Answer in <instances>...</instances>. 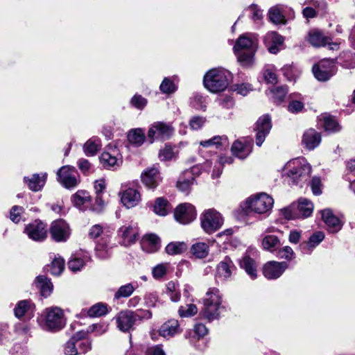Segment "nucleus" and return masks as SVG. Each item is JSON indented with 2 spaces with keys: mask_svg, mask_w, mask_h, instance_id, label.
Wrapping results in <instances>:
<instances>
[{
  "mask_svg": "<svg viewBox=\"0 0 355 355\" xmlns=\"http://www.w3.org/2000/svg\"><path fill=\"white\" fill-rule=\"evenodd\" d=\"M258 48V35L253 33H246L236 39L233 50L240 64L250 67L254 62V55Z\"/></svg>",
  "mask_w": 355,
  "mask_h": 355,
  "instance_id": "f257e3e1",
  "label": "nucleus"
},
{
  "mask_svg": "<svg viewBox=\"0 0 355 355\" xmlns=\"http://www.w3.org/2000/svg\"><path fill=\"white\" fill-rule=\"evenodd\" d=\"M273 198L266 193L252 196L240 205V209L244 216H248L254 212L258 214H265L270 211L273 207Z\"/></svg>",
  "mask_w": 355,
  "mask_h": 355,
  "instance_id": "f03ea898",
  "label": "nucleus"
},
{
  "mask_svg": "<svg viewBox=\"0 0 355 355\" xmlns=\"http://www.w3.org/2000/svg\"><path fill=\"white\" fill-rule=\"evenodd\" d=\"M311 172V166L303 157L291 159L284 167V175L296 184L306 182Z\"/></svg>",
  "mask_w": 355,
  "mask_h": 355,
  "instance_id": "7ed1b4c3",
  "label": "nucleus"
},
{
  "mask_svg": "<svg viewBox=\"0 0 355 355\" xmlns=\"http://www.w3.org/2000/svg\"><path fill=\"white\" fill-rule=\"evenodd\" d=\"M222 293L218 288H212L207 293L204 300L203 315L209 320L218 318L222 302Z\"/></svg>",
  "mask_w": 355,
  "mask_h": 355,
  "instance_id": "20e7f679",
  "label": "nucleus"
},
{
  "mask_svg": "<svg viewBox=\"0 0 355 355\" xmlns=\"http://www.w3.org/2000/svg\"><path fill=\"white\" fill-rule=\"evenodd\" d=\"M222 216L214 209H205L200 216L202 229L209 234L216 232L220 228Z\"/></svg>",
  "mask_w": 355,
  "mask_h": 355,
  "instance_id": "39448f33",
  "label": "nucleus"
},
{
  "mask_svg": "<svg viewBox=\"0 0 355 355\" xmlns=\"http://www.w3.org/2000/svg\"><path fill=\"white\" fill-rule=\"evenodd\" d=\"M174 129L171 125L162 121L152 123L148 130L147 137L150 144L156 140L168 139L173 133Z\"/></svg>",
  "mask_w": 355,
  "mask_h": 355,
  "instance_id": "423d86ee",
  "label": "nucleus"
},
{
  "mask_svg": "<svg viewBox=\"0 0 355 355\" xmlns=\"http://www.w3.org/2000/svg\"><path fill=\"white\" fill-rule=\"evenodd\" d=\"M64 313L57 306L46 309L44 328L49 331H58L64 326Z\"/></svg>",
  "mask_w": 355,
  "mask_h": 355,
  "instance_id": "0eeeda50",
  "label": "nucleus"
},
{
  "mask_svg": "<svg viewBox=\"0 0 355 355\" xmlns=\"http://www.w3.org/2000/svg\"><path fill=\"white\" fill-rule=\"evenodd\" d=\"M100 162L107 169L116 168L123 163V157L116 147L109 146L100 156Z\"/></svg>",
  "mask_w": 355,
  "mask_h": 355,
  "instance_id": "6e6552de",
  "label": "nucleus"
},
{
  "mask_svg": "<svg viewBox=\"0 0 355 355\" xmlns=\"http://www.w3.org/2000/svg\"><path fill=\"white\" fill-rule=\"evenodd\" d=\"M57 175L58 181L67 189L76 187L80 182L77 171L71 166L61 167Z\"/></svg>",
  "mask_w": 355,
  "mask_h": 355,
  "instance_id": "1a4fd4ad",
  "label": "nucleus"
},
{
  "mask_svg": "<svg viewBox=\"0 0 355 355\" xmlns=\"http://www.w3.org/2000/svg\"><path fill=\"white\" fill-rule=\"evenodd\" d=\"M312 71L317 80L327 81L335 73L334 62L329 59L322 60L313 67Z\"/></svg>",
  "mask_w": 355,
  "mask_h": 355,
  "instance_id": "9d476101",
  "label": "nucleus"
},
{
  "mask_svg": "<svg viewBox=\"0 0 355 355\" xmlns=\"http://www.w3.org/2000/svg\"><path fill=\"white\" fill-rule=\"evenodd\" d=\"M52 239L57 242L66 241L71 234L69 225L62 219L54 220L50 227Z\"/></svg>",
  "mask_w": 355,
  "mask_h": 355,
  "instance_id": "9b49d317",
  "label": "nucleus"
},
{
  "mask_svg": "<svg viewBox=\"0 0 355 355\" xmlns=\"http://www.w3.org/2000/svg\"><path fill=\"white\" fill-rule=\"evenodd\" d=\"M205 87L211 92L217 93L222 90V71L220 69H212L204 76Z\"/></svg>",
  "mask_w": 355,
  "mask_h": 355,
  "instance_id": "f8f14e48",
  "label": "nucleus"
},
{
  "mask_svg": "<svg viewBox=\"0 0 355 355\" xmlns=\"http://www.w3.org/2000/svg\"><path fill=\"white\" fill-rule=\"evenodd\" d=\"M174 217L181 224H189L196 218V211L191 204L183 203L176 207Z\"/></svg>",
  "mask_w": 355,
  "mask_h": 355,
  "instance_id": "ddd939ff",
  "label": "nucleus"
},
{
  "mask_svg": "<svg viewBox=\"0 0 355 355\" xmlns=\"http://www.w3.org/2000/svg\"><path fill=\"white\" fill-rule=\"evenodd\" d=\"M272 128L271 119L268 115L259 118L256 123V144L261 146Z\"/></svg>",
  "mask_w": 355,
  "mask_h": 355,
  "instance_id": "4468645a",
  "label": "nucleus"
},
{
  "mask_svg": "<svg viewBox=\"0 0 355 355\" xmlns=\"http://www.w3.org/2000/svg\"><path fill=\"white\" fill-rule=\"evenodd\" d=\"M288 268V263L285 261H269L263 268L264 276L268 279H274L279 277Z\"/></svg>",
  "mask_w": 355,
  "mask_h": 355,
  "instance_id": "2eb2a0df",
  "label": "nucleus"
},
{
  "mask_svg": "<svg viewBox=\"0 0 355 355\" xmlns=\"http://www.w3.org/2000/svg\"><path fill=\"white\" fill-rule=\"evenodd\" d=\"M116 321L119 329L126 332L132 329L137 321V315L130 311H121L116 315Z\"/></svg>",
  "mask_w": 355,
  "mask_h": 355,
  "instance_id": "dca6fc26",
  "label": "nucleus"
},
{
  "mask_svg": "<svg viewBox=\"0 0 355 355\" xmlns=\"http://www.w3.org/2000/svg\"><path fill=\"white\" fill-rule=\"evenodd\" d=\"M138 234V228L135 225H125L119 230L121 243L125 246H128L135 243Z\"/></svg>",
  "mask_w": 355,
  "mask_h": 355,
  "instance_id": "f3484780",
  "label": "nucleus"
},
{
  "mask_svg": "<svg viewBox=\"0 0 355 355\" xmlns=\"http://www.w3.org/2000/svg\"><path fill=\"white\" fill-rule=\"evenodd\" d=\"M121 201L128 209L136 207L141 200L140 193L135 189L128 188L119 193Z\"/></svg>",
  "mask_w": 355,
  "mask_h": 355,
  "instance_id": "a211bd4d",
  "label": "nucleus"
},
{
  "mask_svg": "<svg viewBox=\"0 0 355 355\" xmlns=\"http://www.w3.org/2000/svg\"><path fill=\"white\" fill-rule=\"evenodd\" d=\"M28 237L34 241H43L46 237V225L41 221L35 220L25 228Z\"/></svg>",
  "mask_w": 355,
  "mask_h": 355,
  "instance_id": "6ab92c4d",
  "label": "nucleus"
},
{
  "mask_svg": "<svg viewBox=\"0 0 355 355\" xmlns=\"http://www.w3.org/2000/svg\"><path fill=\"white\" fill-rule=\"evenodd\" d=\"M143 184L149 189H155L162 181L159 170L155 167L146 169L141 175Z\"/></svg>",
  "mask_w": 355,
  "mask_h": 355,
  "instance_id": "aec40b11",
  "label": "nucleus"
},
{
  "mask_svg": "<svg viewBox=\"0 0 355 355\" xmlns=\"http://www.w3.org/2000/svg\"><path fill=\"white\" fill-rule=\"evenodd\" d=\"M321 216L329 232L335 233L341 230L343 224L340 220L333 214L331 209H326L321 211Z\"/></svg>",
  "mask_w": 355,
  "mask_h": 355,
  "instance_id": "412c9836",
  "label": "nucleus"
},
{
  "mask_svg": "<svg viewBox=\"0 0 355 355\" xmlns=\"http://www.w3.org/2000/svg\"><path fill=\"white\" fill-rule=\"evenodd\" d=\"M321 142V135L314 129H309L304 132L302 136V145L309 150H313Z\"/></svg>",
  "mask_w": 355,
  "mask_h": 355,
  "instance_id": "4be33fe9",
  "label": "nucleus"
},
{
  "mask_svg": "<svg viewBox=\"0 0 355 355\" xmlns=\"http://www.w3.org/2000/svg\"><path fill=\"white\" fill-rule=\"evenodd\" d=\"M73 205L80 210L87 209L91 205L92 198L85 190H79L71 197Z\"/></svg>",
  "mask_w": 355,
  "mask_h": 355,
  "instance_id": "5701e85b",
  "label": "nucleus"
},
{
  "mask_svg": "<svg viewBox=\"0 0 355 355\" xmlns=\"http://www.w3.org/2000/svg\"><path fill=\"white\" fill-rule=\"evenodd\" d=\"M306 40L314 47H321L327 45L331 38L324 35L321 31L313 29L309 32Z\"/></svg>",
  "mask_w": 355,
  "mask_h": 355,
  "instance_id": "b1692460",
  "label": "nucleus"
},
{
  "mask_svg": "<svg viewBox=\"0 0 355 355\" xmlns=\"http://www.w3.org/2000/svg\"><path fill=\"white\" fill-rule=\"evenodd\" d=\"M264 42L269 52L275 54L279 51L278 46L283 44L284 38L276 32H269L264 37Z\"/></svg>",
  "mask_w": 355,
  "mask_h": 355,
  "instance_id": "393cba45",
  "label": "nucleus"
},
{
  "mask_svg": "<svg viewBox=\"0 0 355 355\" xmlns=\"http://www.w3.org/2000/svg\"><path fill=\"white\" fill-rule=\"evenodd\" d=\"M298 218H304L310 216L313 210V204L306 198H300L297 203H295Z\"/></svg>",
  "mask_w": 355,
  "mask_h": 355,
  "instance_id": "a878e982",
  "label": "nucleus"
},
{
  "mask_svg": "<svg viewBox=\"0 0 355 355\" xmlns=\"http://www.w3.org/2000/svg\"><path fill=\"white\" fill-rule=\"evenodd\" d=\"M180 332V324L177 320H169L159 329V335L164 338H171Z\"/></svg>",
  "mask_w": 355,
  "mask_h": 355,
  "instance_id": "bb28decb",
  "label": "nucleus"
},
{
  "mask_svg": "<svg viewBox=\"0 0 355 355\" xmlns=\"http://www.w3.org/2000/svg\"><path fill=\"white\" fill-rule=\"evenodd\" d=\"M35 310V306L33 304H32L28 300H21L19 302L15 309L14 313L15 315L20 318L23 316L28 315V317H31Z\"/></svg>",
  "mask_w": 355,
  "mask_h": 355,
  "instance_id": "cd10ccee",
  "label": "nucleus"
},
{
  "mask_svg": "<svg viewBox=\"0 0 355 355\" xmlns=\"http://www.w3.org/2000/svg\"><path fill=\"white\" fill-rule=\"evenodd\" d=\"M33 284L40 290L41 294L44 297H48L51 295L53 291V284L45 276H37Z\"/></svg>",
  "mask_w": 355,
  "mask_h": 355,
  "instance_id": "c85d7f7f",
  "label": "nucleus"
},
{
  "mask_svg": "<svg viewBox=\"0 0 355 355\" xmlns=\"http://www.w3.org/2000/svg\"><path fill=\"white\" fill-rule=\"evenodd\" d=\"M101 148V141L97 137L89 139L83 145V150L87 156L95 155Z\"/></svg>",
  "mask_w": 355,
  "mask_h": 355,
  "instance_id": "c756f323",
  "label": "nucleus"
},
{
  "mask_svg": "<svg viewBox=\"0 0 355 355\" xmlns=\"http://www.w3.org/2000/svg\"><path fill=\"white\" fill-rule=\"evenodd\" d=\"M142 245L144 250L148 252H155L160 248V239L154 234H146L144 239Z\"/></svg>",
  "mask_w": 355,
  "mask_h": 355,
  "instance_id": "7c9ffc66",
  "label": "nucleus"
},
{
  "mask_svg": "<svg viewBox=\"0 0 355 355\" xmlns=\"http://www.w3.org/2000/svg\"><path fill=\"white\" fill-rule=\"evenodd\" d=\"M284 11V6L283 5H277L268 11V17L270 21L275 24H286V18L283 12Z\"/></svg>",
  "mask_w": 355,
  "mask_h": 355,
  "instance_id": "2f4dec72",
  "label": "nucleus"
},
{
  "mask_svg": "<svg viewBox=\"0 0 355 355\" xmlns=\"http://www.w3.org/2000/svg\"><path fill=\"white\" fill-rule=\"evenodd\" d=\"M233 155L239 159H245L252 151V146L250 144H244L239 141H235L232 146Z\"/></svg>",
  "mask_w": 355,
  "mask_h": 355,
  "instance_id": "473e14b6",
  "label": "nucleus"
},
{
  "mask_svg": "<svg viewBox=\"0 0 355 355\" xmlns=\"http://www.w3.org/2000/svg\"><path fill=\"white\" fill-rule=\"evenodd\" d=\"M24 181L28 188L33 191H40L46 182V174L40 177L38 174H33L31 178L24 177Z\"/></svg>",
  "mask_w": 355,
  "mask_h": 355,
  "instance_id": "72a5a7b5",
  "label": "nucleus"
},
{
  "mask_svg": "<svg viewBox=\"0 0 355 355\" xmlns=\"http://www.w3.org/2000/svg\"><path fill=\"white\" fill-rule=\"evenodd\" d=\"M240 266L252 279H254L257 277L256 263L248 254L243 257L240 262Z\"/></svg>",
  "mask_w": 355,
  "mask_h": 355,
  "instance_id": "f704fd0d",
  "label": "nucleus"
},
{
  "mask_svg": "<svg viewBox=\"0 0 355 355\" xmlns=\"http://www.w3.org/2000/svg\"><path fill=\"white\" fill-rule=\"evenodd\" d=\"M111 248L107 239L102 238L96 245V254L101 259H107L111 254Z\"/></svg>",
  "mask_w": 355,
  "mask_h": 355,
  "instance_id": "c9c22d12",
  "label": "nucleus"
},
{
  "mask_svg": "<svg viewBox=\"0 0 355 355\" xmlns=\"http://www.w3.org/2000/svg\"><path fill=\"white\" fill-rule=\"evenodd\" d=\"M128 139L130 143L136 146H141L146 139L144 131L141 128H135L129 131Z\"/></svg>",
  "mask_w": 355,
  "mask_h": 355,
  "instance_id": "e433bc0d",
  "label": "nucleus"
},
{
  "mask_svg": "<svg viewBox=\"0 0 355 355\" xmlns=\"http://www.w3.org/2000/svg\"><path fill=\"white\" fill-rule=\"evenodd\" d=\"M187 249V245L184 242H171L165 248V252L169 255H176L182 254Z\"/></svg>",
  "mask_w": 355,
  "mask_h": 355,
  "instance_id": "4c0bfd02",
  "label": "nucleus"
},
{
  "mask_svg": "<svg viewBox=\"0 0 355 355\" xmlns=\"http://www.w3.org/2000/svg\"><path fill=\"white\" fill-rule=\"evenodd\" d=\"M191 253L198 259L205 258L209 254V246L203 242H198L192 245Z\"/></svg>",
  "mask_w": 355,
  "mask_h": 355,
  "instance_id": "58836bf2",
  "label": "nucleus"
},
{
  "mask_svg": "<svg viewBox=\"0 0 355 355\" xmlns=\"http://www.w3.org/2000/svg\"><path fill=\"white\" fill-rule=\"evenodd\" d=\"M280 245V241L277 236L267 235L262 240V246L264 250L273 252Z\"/></svg>",
  "mask_w": 355,
  "mask_h": 355,
  "instance_id": "ea45409f",
  "label": "nucleus"
},
{
  "mask_svg": "<svg viewBox=\"0 0 355 355\" xmlns=\"http://www.w3.org/2000/svg\"><path fill=\"white\" fill-rule=\"evenodd\" d=\"M166 294L170 300L173 302H178L180 300V292L178 284L173 281H171L166 284Z\"/></svg>",
  "mask_w": 355,
  "mask_h": 355,
  "instance_id": "a19ab883",
  "label": "nucleus"
},
{
  "mask_svg": "<svg viewBox=\"0 0 355 355\" xmlns=\"http://www.w3.org/2000/svg\"><path fill=\"white\" fill-rule=\"evenodd\" d=\"M276 72L277 69L274 65L268 64L265 66L263 71V76L266 83L274 85L277 83Z\"/></svg>",
  "mask_w": 355,
  "mask_h": 355,
  "instance_id": "79ce46f5",
  "label": "nucleus"
},
{
  "mask_svg": "<svg viewBox=\"0 0 355 355\" xmlns=\"http://www.w3.org/2000/svg\"><path fill=\"white\" fill-rule=\"evenodd\" d=\"M320 120L322 121V125L326 131L337 132L340 130L336 120L331 116H323Z\"/></svg>",
  "mask_w": 355,
  "mask_h": 355,
  "instance_id": "37998d69",
  "label": "nucleus"
},
{
  "mask_svg": "<svg viewBox=\"0 0 355 355\" xmlns=\"http://www.w3.org/2000/svg\"><path fill=\"white\" fill-rule=\"evenodd\" d=\"M154 211L156 214L164 216L168 212V201L163 198H158L155 200Z\"/></svg>",
  "mask_w": 355,
  "mask_h": 355,
  "instance_id": "c03bdc74",
  "label": "nucleus"
},
{
  "mask_svg": "<svg viewBox=\"0 0 355 355\" xmlns=\"http://www.w3.org/2000/svg\"><path fill=\"white\" fill-rule=\"evenodd\" d=\"M64 268V261L60 257L55 258L47 270L53 275H60Z\"/></svg>",
  "mask_w": 355,
  "mask_h": 355,
  "instance_id": "a18cd8bd",
  "label": "nucleus"
},
{
  "mask_svg": "<svg viewBox=\"0 0 355 355\" xmlns=\"http://www.w3.org/2000/svg\"><path fill=\"white\" fill-rule=\"evenodd\" d=\"M198 313V308L193 304H188L180 306L178 309V314L181 318H189Z\"/></svg>",
  "mask_w": 355,
  "mask_h": 355,
  "instance_id": "49530a36",
  "label": "nucleus"
},
{
  "mask_svg": "<svg viewBox=\"0 0 355 355\" xmlns=\"http://www.w3.org/2000/svg\"><path fill=\"white\" fill-rule=\"evenodd\" d=\"M107 312V306L103 303H97L91 306L87 311V315L89 317H100L106 314Z\"/></svg>",
  "mask_w": 355,
  "mask_h": 355,
  "instance_id": "de8ad7c7",
  "label": "nucleus"
},
{
  "mask_svg": "<svg viewBox=\"0 0 355 355\" xmlns=\"http://www.w3.org/2000/svg\"><path fill=\"white\" fill-rule=\"evenodd\" d=\"M324 234L322 232H317L310 236L308 242L306 243L304 248L308 250H311L315 246L319 245L324 239Z\"/></svg>",
  "mask_w": 355,
  "mask_h": 355,
  "instance_id": "09e8293b",
  "label": "nucleus"
},
{
  "mask_svg": "<svg viewBox=\"0 0 355 355\" xmlns=\"http://www.w3.org/2000/svg\"><path fill=\"white\" fill-rule=\"evenodd\" d=\"M288 92V89L284 86L276 87L275 88L270 89L272 94V98L274 101L277 103H281Z\"/></svg>",
  "mask_w": 355,
  "mask_h": 355,
  "instance_id": "8fccbe9b",
  "label": "nucleus"
},
{
  "mask_svg": "<svg viewBox=\"0 0 355 355\" xmlns=\"http://www.w3.org/2000/svg\"><path fill=\"white\" fill-rule=\"evenodd\" d=\"M168 268V263L157 264L153 268L152 270L153 277L156 279H159L162 278L166 274Z\"/></svg>",
  "mask_w": 355,
  "mask_h": 355,
  "instance_id": "3c124183",
  "label": "nucleus"
},
{
  "mask_svg": "<svg viewBox=\"0 0 355 355\" xmlns=\"http://www.w3.org/2000/svg\"><path fill=\"white\" fill-rule=\"evenodd\" d=\"M159 89L164 94H171L176 91L177 87L169 78H165L162 82Z\"/></svg>",
  "mask_w": 355,
  "mask_h": 355,
  "instance_id": "603ef678",
  "label": "nucleus"
},
{
  "mask_svg": "<svg viewBox=\"0 0 355 355\" xmlns=\"http://www.w3.org/2000/svg\"><path fill=\"white\" fill-rule=\"evenodd\" d=\"M194 178L184 176L183 174L180 178L177 183V187L182 191H187L189 189L191 186L193 184Z\"/></svg>",
  "mask_w": 355,
  "mask_h": 355,
  "instance_id": "864d4df0",
  "label": "nucleus"
},
{
  "mask_svg": "<svg viewBox=\"0 0 355 355\" xmlns=\"http://www.w3.org/2000/svg\"><path fill=\"white\" fill-rule=\"evenodd\" d=\"M135 288L132 284H127L121 286L114 295V297L119 299L120 297H128L134 291Z\"/></svg>",
  "mask_w": 355,
  "mask_h": 355,
  "instance_id": "5fc2aeb1",
  "label": "nucleus"
},
{
  "mask_svg": "<svg viewBox=\"0 0 355 355\" xmlns=\"http://www.w3.org/2000/svg\"><path fill=\"white\" fill-rule=\"evenodd\" d=\"M76 337H72L64 347V352L65 355H77L78 349L76 347Z\"/></svg>",
  "mask_w": 355,
  "mask_h": 355,
  "instance_id": "6e6d98bb",
  "label": "nucleus"
},
{
  "mask_svg": "<svg viewBox=\"0 0 355 355\" xmlns=\"http://www.w3.org/2000/svg\"><path fill=\"white\" fill-rule=\"evenodd\" d=\"M252 90V86L249 84L234 85H231L229 92H236L237 94L242 96H246Z\"/></svg>",
  "mask_w": 355,
  "mask_h": 355,
  "instance_id": "4d7b16f0",
  "label": "nucleus"
},
{
  "mask_svg": "<svg viewBox=\"0 0 355 355\" xmlns=\"http://www.w3.org/2000/svg\"><path fill=\"white\" fill-rule=\"evenodd\" d=\"M282 214L284 217L288 220H293L298 218L297 211L295 207V203H293L288 207H286L282 209Z\"/></svg>",
  "mask_w": 355,
  "mask_h": 355,
  "instance_id": "13d9d810",
  "label": "nucleus"
},
{
  "mask_svg": "<svg viewBox=\"0 0 355 355\" xmlns=\"http://www.w3.org/2000/svg\"><path fill=\"white\" fill-rule=\"evenodd\" d=\"M235 270V266L229 257H225L223 259V276L230 277L232 272Z\"/></svg>",
  "mask_w": 355,
  "mask_h": 355,
  "instance_id": "bf43d9fd",
  "label": "nucleus"
},
{
  "mask_svg": "<svg viewBox=\"0 0 355 355\" xmlns=\"http://www.w3.org/2000/svg\"><path fill=\"white\" fill-rule=\"evenodd\" d=\"M24 209L22 207L17 205L13 206L10 212V220L15 223H19L21 220V215Z\"/></svg>",
  "mask_w": 355,
  "mask_h": 355,
  "instance_id": "052dcab7",
  "label": "nucleus"
},
{
  "mask_svg": "<svg viewBox=\"0 0 355 355\" xmlns=\"http://www.w3.org/2000/svg\"><path fill=\"white\" fill-rule=\"evenodd\" d=\"M222 144V138L220 136H215L211 139L206 141H201L200 145L204 148H209L215 146L218 148Z\"/></svg>",
  "mask_w": 355,
  "mask_h": 355,
  "instance_id": "680f3d73",
  "label": "nucleus"
},
{
  "mask_svg": "<svg viewBox=\"0 0 355 355\" xmlns=\"http://www.w3.org/2000/svg\"><path fill=\"white\" fill-rule=\"evenodd\" d=\"M175 154L171 147L166 146L163 149L159 151V157L162 161H168L173 158Z\"/></svg>",
  "mask_w": 355,
  "mask_h": 355,
  "instance_id": "e2e57ef3",
  "label": "nucleus"
},
{
  "mask_svg": "<svg viewBox=\"0 0 355 355\" xmlns=\"http://www.w3.org/2000/svg\"><path fill=\"white\" fill-rule=\"evenodd\" d=\"M84 264V261L82 259L75 257L69 261L68 266L71 271L76 272L81 270Z\"/></svg>",
  "mask_w": 355,
  "mask_h": 355,
  "instance_id": "0e129e2a",
  "label": "nucleus"
},
{
  "mask_svg": "<svg viewBox=\"0 0 355 355\" xmlns=\"http://www.w3.org/2000/svg\"><path fill=\"white\" fill-rule=\"evenodd\" d=\"M107 326L101 324H94L87 328V333H96V336L101 335L106 332Z\"/></svg>",
  "mask_w": 355,
  "mask_h": 355,
  "instance_id": "69168bd1",
  "label": "nucleus"
},
{
  "mask_svg": "<svg viewBox=\"0 0 355 355\" xmlns=\"http://www.w3.org/2000/svg\"><path fill=\"white\" fill-rule=\"evenodd\" d=\"M131 104L137 109H143L147 104V100L141 95L136 94L132 98Z\"/></svg>",
  "mask_w": 355,
  "mask_h": 355,
  "instance_id": "338daca9",
  "label": "nucleus"
},
{
  "mask_svg": "<svg viewBox=\"0 0 355 355\" xmlns=\"http://www.w3.org/2000/svg\"><path fill=\"white\" fill-rule=\"evenodd\" d=\"M206 119L202 116H193L189 122L191 129L197 130L201 128L205 123Z\"/></svg>",
  "mask_w": 355,
  "mask_h": 355,
  "instance_id": "774afa93",
  "label": "nucleus"
}]
</instances>
